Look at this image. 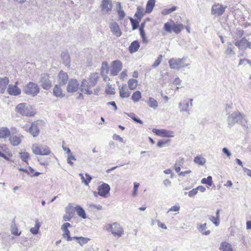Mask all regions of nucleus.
Instances as JSON below:
<instances>
[{"instance_id": "nucleus-54", "label": "nucleus", "mask_w": 251, "mask_h": 251, "mask_svg": "<svg viewBox=\"0 0 251 251\" xmlns=\"http://www.w3.org/2000/svg\"><path fill=\"white\" fill-rule=\"evenodd\" d=\"M162 60V56L160 54L157 57V59L155 61L152 66L153 67H156L159 65Z\"/></svg>"}, {"instance_id": "nucleus-45", "label": "nucleus", "mask_w": 251, "mask_h": 251, "mask_svg": "<svg viewBox=\"0 0 251 251\" xmlns=\"http://www.w3.org/2000/svg\"><path fill=\"white\" fill-rule=\"evenodd\" d=\"M90 239L87 237H79L78 241L77 243L81 246H83L84 244H87L89 241Z\"/></svg>"}, {"instance_id": "nucleus-39", "label": "nucleus", "mask_w": 251, "mask_h": 251, "mask_svg": "<svg viewBox=\"0 0 251 251\" xmlns=\"http://www.w3.org/2000/svg\"><path fill=\"white\" fill-rule=\"evenodd\" d=\"M141 98V93L139 91H136L132 95L131 99L134 102H137Z\"/></svg>"}, {"instance_id": "nucleus-63", "label": "nucleus", "mask_w": 251, "mask_h": 251, "mask_svg": "<svg viewBox=\"0 0 251 251\" xmlns=\"http://www.w3.org/2000/svg\"><path fill=\"white\" fill-rule=\"evenodd\" d=\"M180 209V207L178 205H175L172 206L171 208H170L168 212H171V211H175L177 212Z\"/></svg>"}, {"instance_id": "nucleus-20", "label": "nucleus", "mask_w": 251, "mask_h": 251, "mask_svg": "<svg viewBox=\"0 0 251 251\" xmlns=\"http://www.w3.org/2000/svg\"><path fill=\"white\" fill-rule=\"evenodd\" d=\"M9 83V79L7 77L0 78V93L5 92L6 87Z\"/></svg>"}, {"instance_id": "nucleus-1", "label": "nucleus", "mask_w": 251, "mask_h": 251, "mask_svg": "<svg viewBox=\"0 0 251 251\" xmlns=\"http://www.w3.org/2000/svg\"><path fill=\"white\" fill-rule=\"evenodd\" d=\"M228 127L231 128L236 124L245 126L248 121L246 116L242 113L237 111L229 114L227 119Z\"/></svg>"}, {"instance_id": "nucleus-38", "label": "nucleus", "mask_w": 251, "mask_h": 251, "mask_svg": "<svg viewBox=\"0 0 251 251\" xmlns=\"http://www.w3.org/2000/svg\"><path fill=\"white\" fill-rule=\"evenodd\" d=\"M160 136L166 137H173L174 136V132L165 129H161Z\"/></svg>"}, {"instance_id": "nucleus-12", "label": "nucleus", "mask_w": 251, "mask_h": 251, "mask_svg": "<svg viewBox=\"0 0 251 251\" xmlns=\"http://www.w3.org/2000/svg\"><path fill=\"white\" fill-rule=\"evenodd\" d=\"M93 86H91V84L86 80L83 79L81 81V85L79 86V90L85 94L91 95L93 93L90 89Z\"/></svg>"}, {"instance_id": "nucleus-24", "label": "nucleus", "mask_w": 251, "mask_h": 251, "mask_svg": "<svg viewBox=\"0 0 251 251\" xmlns=\"http://www.w3.org/2000/svg\"><path fill=\"white\" fill-rule=\"evenodd\" d=\"M145 14V11L144 8L141 6H138L134 16L136 17L139 21H140Z\"/></svg>"}, {"instance_id": "nucleus-53", "label": "nucleus", "mask_w": 251, "mask_h": 251, "mask_svg": "<svg viewBox=\"0 0 251 251\" xmlns=\"http://www.w3.org/2000/svg\"><path fill=\"white\" fill-rule=\"evenodd\" d=\"M37 159H38V161L39 162V163L42 165H47L49 162L48 159L41 157H38Z\"/></svg>"}, {"instance_id": "nucleus-26", "label": "nucleus", "mask_w": 251, "mask_h": 251, "mask_svg": "<svg viewBox=\"0 0 251 251\" xmlns=\"http://www.w3.org/2000/svg\"><path fill=\"white\" fill-rule=\"evenodd\" d=\"M194 162L200 166H203L206 163V159L201 155H198L195 157Z\"/></svg>"}, {"instance_id": "nucleus-35", "label": "nucleus", "mask_w": 251, "mask_h": 251, "mask_svg": "<svg viewBox=\"0 0 251 251\" xmlns=\"http://www.w3.org/2000/svg\"><path fill=\"white\" fill-rule=\"evenodd\" d=\"M109 72V67L107 62L102 63L101 67V74L102 76L107 75Z\"/></svg>"}, {"instance_id": "nucleus-47", "label": "nucleus", "mask_w": 251, "mask_h": 251, "mask_svg": "<svg viewBox=\"0 0 251 251\" xmlns=\"http://www.w3.org/2000/svg\"><path fill=\"white\" fill-rule=\"evenodd\" d=\"M63 231L62 236L63 238L66 239L68 241H71L72 238L70 236V231L69 229H62Z\"/></svg>"}, {"instance_id": "nucleus-19", "label": "nucleus", "mask_w": 251, "mask_h": 251, "mask_svg": "<svg viewBox=\"0 0 251 251\" xmlns=\"http://www.w3.org/2000/svg\"><path fill=\"white\" fill-rule=\"evenodd\" d=\"M131 92L128 90L126 84L122 85L120 88V95L123 98H128L130 96Z\"/></svg>"}, {"instance_id": "nucleus-14", "label": "nucleus", "mask_w": 251, "mask_h": 251, "mask_svg": "<svg viewBox=\"0 0 251 251\" xmlns=\"http://www.w3.org/2000/svg\"><path fill=\"white\" fill-rule=\"evenodd\" d=\"M97 190L100 196L106 197V195L109 193L110 187L108 184L103 183L98 186Z\"/></svg>"}, {"instance_id": "nucleus-61", "label": "nucleus", "mask_w": 251, "mask_h": 251, "mask_svg": "<svg viewBox=\"0 0 251 251\" xmlns=\"http://www.w3.org/2000/svg\"><path fill=\"white\" fill-rule=\"evenodd\" d=\"M140 184L137 182L134 183L133 192L132 193L133 196H135L137 193L138 188Z\"/></svg>"}, {"instance_id": "nucleus-31", "label": "nucleus", "mask_w": 251, "mask_h": 251, "mask_svg": "<svg viewBox=\"0 0 251 251\" xmlns=\"http://www.w3.org/2000/svg\"><path fill=\"white\" fill-rule=\"evenodd\" d=\"M155 0H149L147 2L146 12L148 13H150L155 5Z\"/></svg>"}, {"instance_id": "nucleus-36", "label": "nucleus", "mask_w": 251, "mask_h": 251, "mask_svg": "<svg viewBox=\"0 0 251 251\" xmlns=\"http://www.w3.org/2000/svg\"><path fill=\"white\" fill-rule=\"evenodd\" d=\"M41 226V224L39 221L38 220H36L35 221V224L34 227H31L30 229V231L33 234H37L40 228V227Z\"/></svg>"}, {"instance_id": "nucleus-51", "label": "nucleus", "mask_w": 251, "mask_h": 251, "mask_svg": "<svg viewBox=\"0 0 251 251\" xmlns=\"http://www.w3.org/2000/svg\"><path fill=\"white\" fill-rule=\"evenodd\" d=\"M128 116L136 123H139L140 124H142L143 123V122L140 119L136 117L135 114L133 113H130L129 114H128Z\"/></svg>"}, {"instance_id": "nucleus-43", "label": "nucleus", "mask_w": 251, "mask_h": 251, "mask_svg": "<svg viewBox=\"0 0 251 251\" xmlns=\"http://www.w3.org/2000/svg\"><path fill=\"white\" fill-rule=\"evenodd\" d=\"M11 232L12 234L15 235L19 236L20 235L21 232H18V229L17 226L15 223H13L11 226Z\"/></svg>"}, {"instance_id": "nucleus-5", "label": "nucleus", "mask_w": 251, "mask_h": 251, "mask_svg": "<svg viewBox=\"0 0 251 251\" xmlns=\"http://www.w3.org/2000/svg\"><path fill=\"white\" fill-rule=\"evenodd\" d=\"M186 58L183 57L182 58H171L169 61L170 67L171 69L178 70L181 68L187 67L190 64H184Z\"/></svg>"}, {"instance_id": "nucleus-32", "label": "nucleus", "mask_w": 251, "mask_h": 251, "mask_svg": "<svg viewBox=\"0 0 251 251\" xmlns=\"http://www.w3.org/2000/svg\"><path fill=\"white\" fill-rule=\"evenodd\" d=\"M247 40L243 38L241 40L237 41L235 43V45L240 50H243L246 48Z\"/></svg>"}, {"instance_id": "nucleus-50", "label": "nucleus", "mask_w": 251, "mask_h": 251, "mask_svg": "<svg viewBox=\"0 0 251 251\" xmlns=\"http://www.w3.org/2000/svg\"><path fill=\"white\" fill-rule=\"evenodd\" d=\"M20 157L22 159V160L26 163H27V159L29 158V154L26 152H21L20 153Z\"/></svg>"}, {"instance_id": "nucleus-49", "label": "nucleus", "mask_w": 251, "mask_h": 251, "mask_svg": "<svg viewBox=\"0 0 251 251\" xmlns=\"http://www.w3.org/2000/svg\"><path fill=\"white\" fill-rule=\"evenodd\" d=\"M119 9L118 10V14L120 20L123 19L126 16V13L122 9L121 3H118Z\"/></svg>"}, {"instance_id": "nucleus-64", "label": "nucleus", "mask_w": 251, "mask_h": 251, "mask_svg": "<svg viewBox=\"0 0 251 251\" xmlns=\"http://www.w3.org/2000/svg\"><path fill=\"white\" fill-rule=\"evenodd\" d=\"M113 139L115 140H119L120 142L122 143H124V139L118 135L114 134L113 136Z\"/></svg>"}, {"instance_id": "nucleus-9", "label": "nucleus", "mask_w": 251, "mask_h": 251, "mask_svg": "<svg viewBox=\"0 0 251 251\" xmlns=\"http://www.w3.org/2000/svg\"><path fill=\"white\" fill-rule=\"evenodd\" d=\"M226 8L227 6L226 5L215 4L212 6L211 14L217 16H221L224 13Z\"/></svg>"}, {"instance_id": "nucleus-48", "label": "nucleus", "mask_w": 251, "mask_h": 251, "mask_svg": "<svg viewBox=\"0 0 251 251\" xmlns=\"http://www.w3.org/2000/svg\"><path fill=\"white\" fill-rule=\"evenodd\" d=\"M129 20L131 22V24L132 25V29L135 30L137 29L139 26V23L140 22L139 20L137 21L136 20H134L132 18H129Z\"/></svg>"}, {"instance_id": "nucleus-33", "label": "nucleus", "mask_w": 251, "mask_h": 251, "mask_svg": "<svg viewBox=\"0 0 251 251\" xmlns=\"http://www.w3.org/2000/svg\"><path fill=\"white\" fill-rule=\"evenodd\" d=\"M66 212L67 214L64 215L63 220L65 221H70L73 218L74 215L73 212L71 211V207H67L66 209Z\"/></svg>"}, {"instance_id": "nucleus-18", "label": "nucleus", "mask_w": 251, "mask_h": 251, "mask_svg": "<svg viewBox=\"0 0 251 251\" xmlns=\"http://www.w3.org/2000/svg\"><path fill=\"white\" fill-rule=\"evenodd\" d=\"M29 133L34 137H36L38 136L39 134V129L38 127V124L37 122L33 123L29 128Z\"/></svg>"}, {"instance_id": "nucleus-11", "label": "nucleus", "mask_w": 251, "mask_h": 251, "mask_svg": "<svg viewBox=\"0 0 251 251\" xmlns=\"http://www.w3.org/2000/svg\"><path fill=\"white\" fill-rule=\"evenodd\" d=\"M123 67L122 63L119 60H115L112 62V68L110 71L111 75H116L122 70Z\"/></svg>"}, {"instance_id": "nucleus-44", "label": "nucleus", "mask_w": 251, "mask_h": 251, "mask_svg": "<svg viewBox=\"0 0 251 251\" xmlns=\"http://www.w3.org/2000/svg\"><path fill=\"white\" fill-rule=\"evenodd\" d=\"M148 105L151 107L155 108L158 106V102L154 99L150 98Z\"/></svg>"}, {"instance_id": "nucleus-59", "label": "nucleus", "mask_w": 251, "mask_h": 251, "mask_svg": "<svg viewBox=\"0 0 251 251\" xmlns=\"http://www.w3.org/2000/svg\"><path fill=\"white\" fill-rule=\"evenodd\" d=\"M181 164H182V162H181L180 161H176V163H175L174 167H175V171L177 173H178L180 172V166H181Z\"/></svg>"}, {"instance_id": "nucleus-8", "label": "nucleus", "mask_w": 251, "mask_h": 251, "mask_svg": "<svg viewBox=\"0 0 251 251\" xmlns=\"http://www.w3.org/2000/svg\"><path fill=\"white\" fill-rule=\"evenodd\" d=\"M49 74H42L40 75L39 83L43 89L48 90L52 86V82Z\"/></svg>"}, {"instance_id": "nucleus-13", "label": "nucleus", "mask_w": 251, "mask_h": 251, "mask_svg": "<svg viewBox=\"0 0 251 251\" xmlns=\"http://www.w3.org/2000/svg\"><path fill=\"white\" fill-rule=\"evenodd\" d=\"M101 6L103 14H109L113 7L112 1L111 0H102Z\"/></svg>"}, {"instance_id": "nucleus-7", "label": "nucleus", "mask_w": 251, "mask_h": 251, "mask_svg": "<svg viewBox=\"0 0 251 251\" xmlns=\"http://www.w3.org/2000/svg\"><path fill=\"white\" fill-rule=\"evenodd\" d=\"M23 91L26 94L34 97L39 93L40 88L37 84L30 82L24 87Z\"/></svg>"}, {"instance_id": "nucleus-56", "label": "nucleus", "mask_w": 251, "mask_h": 251, "mask_svg": "<svg viewBox=\"0 0 251 251\" xmlns=\"http://www.w3.org/2000/svg\"><path fill=\"white\" fill-rule=\"evenodd\" d=\"M71 160H75L76 159L75 157V156L72 154V153H70V154H68L67 163L70 164L72 166H73L74 165V163L71 161Z\"/></svg>"}, {"instance_id": "nucleus-22", "label": "nucleus", "mask_w": 251, "mask_h": 251, "mask_svg": "<svg viewBox=\"0 0 251 251\" xmlns=\"http://www.w3.org/2000/svg\"><path fill=\"white\" fill-rule=\"evenodd\" d=\"M23 136H17L16 135L12 136L9 138L10 143L13 146H16L19 145L21 142V138H23Z\"/></svg>"}, {"instance_id": "nucleus-10", "label": "nucleus", "mask_w": 251, "mask_h": 251, "mask_svg": "<svg viewBox=\"0 0 251 251\" xmlns=\"http://www.w3.org/2000/svg\"><path fill=\"white\" fill-rule=\"evenodd\" d=\"M79 89V83L75 79L69 80L67 87V91L69 93H75Z\"/></svg>"}, {"instance_id": "nucleus-27", "label": "nucleus", "mask_w": 251, "mask_h": 251, "mask_svg": "<svg viewBox=\"0 0 251 251\" xmlns=\"http://www.w3.org/2000/svg\"><path fill=\"white\" fill-rule=\"evenodd\" d=\"M199 231L203 235H208L210 233V231L206 230V224H201L198 227Z\"/></svg>"}, {"instance_id": "nucleus-4", "label": "nucleus", "mask_w": 251, "mask_h": 251, "mask_svg": "<svg viewBox=\"0 0 251 251\" xmlns=\"http://www.w3.org/2000/svg\"><path fill=\"white\" fill-rule=\"evenodd\" d=\"M16 111L23 116H32L34 114L32 111L31 107L25 103H21L17 105Z\"/></svg>"}, {"instance_id": "nucleus-58", "label": "nucleus", "mask_w": 251, "mask_h": 251, "mask_svg": "<svg viewBox=\"0 0 251 251\" xmlns=\"http://www.w3.org/2000/svg\"><path fill=\"white\" fill-rule=\"evenodd\" d=\"M105 92L108 94H114L115 93V89L111 86L108 85V88L106 89Z\"/></svg>"}, {"instance_id": "nucleus-60", "label": "nucleus", "mask_w": 251, "mask_h": 251, "mask_svg": "<svg viewBox=\"0 0 251 251\" xmlns=\"http://www.w3.org/2000/svg\"><path fill=\"white\" fill-rule=\"evenodd\" d=\"M89 207L92 209H97L98 210H100L102 209V207L101 205L99 204L97 205L94 203H91L89 204Z\"/></svg>"}, {"instance_id": "nucleus-25", "label": "nucleus", "mask_w": 251, "mask_h": 251, "mask_svg": "<svg viewBox=\"0 0 251 251\" xmlns=\"http://www.w3.org/2000/svg\"><path fill=\"white\" fill-rule=\"evenodd\" d=\"M221 251H233L231 245L226 242H223L219 247Z\"/></svg>"}, {"instance_id": "nucleus-57", "label": "nucleus", "mask_w": 251, "mask_h": 251, "mask_svg": "<svg viewBox=\"0 0 251 251\" xmlns=\"http://www.w3.org/2000/svg\"><path fill=\"white\" fill-rule=\"evenodd\" d=\"M139 30H140V33L141 36L142 38V40H143V42L146 43H148V41L146 37L145 32L144 31V29H142V28H141V29H139Z\"/></svg>"}, {"instance_id": "nucleus-34", "label": "nucleus", "mask_w": 251, "mask_h": 251, "mask_svg": "<svg viewBox=\"0 0 251 251\" xmlns=\"http://www.w3.org/2000/svg\"><path fill=\"white\" fill-rule=\"evenodd\" d=\"M233 47L231 43H228L227 44V48L225 50V53L228 56H231L235 54V52L233 50Z\"/></svg>"}, {"instance_id": "nucleus-23", "label": "nucleus", "mask_w": 251, "mask_h": 251, "mask_svg": "<svg viewBox=\"0 0 251 251\" xmlns=\"http://www.w3.org/2000/svg\"><path fill=\"white\" fill-rule=\"evenodd\" d=\"M53 93L54 96L56 97L63 98L65 95L63 93L62 90L60 87L56 84L53 88Z\"/></svg>"}, {"instance_id": "nucleus-3", "label": "nucleus", "mask_w": 251, "mask_h": 251, "mask_svg": "<svg viewBox=\"0 0 251 251\" xmlns=\"http://www.w3.org/2000/svg\"><path fill=\"white\" fill-rule=\"evenodd\" d=\"M171 22H167L164 25V29L168 33H171L173 31L176 34L179 33L184 28V26L181 24L175 23L173 21Z\"/></svg>"}, {"instance_id": "nucleus-37", "label": "nucleus", "mask_w": 251, "mask_h": 251, "mask_svg": "<svg viewBox=\"0 0 251 251\" xmlns=\"http://www.w3.org/2000/svg\"><path fill=\"white\" fill-rule=\"evenodd\" d=\"M7 150V148H6V146L4 145H0V156L4 158L6 160L9 161V158L4 153V152H6V150Z\"/></svg>"}, {"instance_id": "nucleus-41", "label": "nucleus", "mask_w": 251, "mask_h": 251, "mask_svg": "<svg viewBox=\"0 0 251 251\" xmlns=\"http://www.w3.org/2000/svg\"><path fill=\"white\" fill-rule=\"evenodd\" d=\"M61 57L63 60V63L66 66H69L70 63V56L68 53L63 52L61 54Z\"/></svg>"}, {"instance_id": "nucleus-62", "label": "nucleus", "mask_w": 251, "mask_h": 251, "mask_svg": "<svg viewBox=\"0 0 251 251\" xmlns=\"http://www.w3.org/2000/svg\"><path fill=\"white\" fill-rule=\"evenodd\" d=\"M198 193V191L197 190V188H195L192 189V190L190 191L188 193V196L190 197H194L195 195H196Z\"/></svg>"}, {"instance_id": "nucleus-29", "label": "nucleus", "mask_w": 251, "mask_h": 251, "mask_svg": "<svg viewBox=\"0 0 251 251\" xmlns=\"http://www.w3.org/2000/svg\"><path fill=\"white\" fill-rule=\"evenodd\" d=\"M98 78L99 76L97 73L91 74L89 80L91 86H94L96 84Z\"/></svg>"}, {"instance_id": "nucleus-52", "label": "nucleus", "mask_w": 251, "mask_h": 251, "mask_svg": "<svg viewBox=\"0 0 251 251\" xmlns=\"http://www.w3.org/2000/svg\"><path fill=\"white\" fill-rule=\"evenodd\" d=\"M189 103L188 102H186V103L185 104H183V103H182L181 102H180L179 103V106L180 107V111L181 112H183V111H187L188 110V107L189 106Z\"/></svg>"}, {"instance_id": "nucleus-2", "label": "nucleus", "mask_w": 251, "mask_h": 251, "mask_svg": "<svg viewBox=\"0 0 251 251\" xmlns=\"http://www.w3.org/2000/svg\"><path fill=\"white\" fill-rule=\"evenodd\" d=\"M106 230L111 231L114 236L118 238L121 237L124 234L123 226L117 222L107 225Z\"/></svg>"}, {"instance_id": "nucleus-42", "label": "nucleus", "mask_w": 251, "mask_h": 251, "mask_svg": "<svg viewBox=\"0 0 251 251\" xmlns=\"http://www.w3.org/2000/svg\"><path fill=\"white\" fill-rule=\"evenodd\" d=\"M177 9V7L176 6H174L171 8L163 9L161 13L164 15H167L172 13L173 12L176 11Z\"/></svg>"}, {"instance_id": "nucleus-6", "label": "nucleus", "mask_w": 251, "mask_h": 251, "mask_svg": "<svg viewBox=\"0 0 251 251\" xmlns=\"http://www.w3.org/2000/svg\"><path fill=\"white\" fill-rule=\"evenodd\" d=\"M31 149L36 155H47L51 152L50 149L47 146L33 144Z\"/></svg>"}, {"instance_id": "nucleus-16", "label": "nucleus", "mask_w": 251, "mask_h": 251, "mask_svg": "<svg viewBox=\"0 0 251 251\" xmlns=\"http://www.w3.org/2000/svg\"><path fill=\"white\" fill-rule=\"evenodd\" d=\"M68 81L67 73L60 71L58 75V81L60 85H65Z\"/></svg>"}, {"instance_id": "nucleus-46", "label": "nucleus", "mask_w": 251, "mask_h": 251, "mask_svg": "<svg viewBox=\"0 0 251 251\" xmlns=\"http://www.w3.org/2000/svg\"><path fill=\"white\" fill-rule=\"evenodd\" d=\"M201 183L202 184H207L209 186L212 185V178L211 176H208L207 178H203L201 180Z\"/></svg>"}, {"instance_id": "nucleus-28", "label": "nucleus", "mask_w": 251, "mask_h": 251, "mask_svg": "<svg viewBox=\"0 0 251 251\" xmlns=\"http://www.w3.org/2000/svg\"><path fill=\"white\" fill-rule=\"evenodd\" d=\"M139 47L140 45L139 42L137 41H134L129 47V50L131 53L135 52L138 50Z\"/></svg>"}, {"instance_id": "nucleus-55", "label": "nucleus", "mask_w": 251, "mask_h": 251, "mask_svg": "<svg viewBox=\"0 0 251 251\" xmlns=\"http://www.w3.org/2000/svg\"><path fill=\"white\" fill-rule=\"evenodd\" d=\"M209 220L213 222V223L216 226H218L220 224V219L217 218L216 217L210 216Z\"/></svg>"}, {"instance_id": "nucleus-17", "label": "nucleus", "mask_w": 251, "mask_h": 251, "mask_svg": "<svg viewBox=\"0 0 251 251\" xmlns=\"http://www.w3.org/2000/svg\"><path fill=\"white\" fill-rule=\"evenodd\" d=\"M110 30L113 34L116 37H120L122 32L120 29L119 26L116 22H112L109 26Z\"/></svg>"}, {"instance_id": "nucleus-15", "label": "nucleus", "mask_w": 251, "mask_h": 251, "mask_svg": "<svg viewBox=\"0 0 251 251\" xmlns=\"http://www.w3.org/2000/svg\"><path fill=\"white\" fill-rule=\"evenodd\" d=\"M17 83L18 82H16L14 85L10 84L8 86L7 91L9 95L18 96L21 94V89L17 87Z\"/></svg>"}, {"instance_id": "nucleus-30", "label": "nucleus", "mask_w": 251, "mask_h": 251, "mask_svg": "<svg viewBox=\"0 0 251 251\" xmlns=\"http://www.w3.org/2000/svg\"><path fill=\"white\" fill-rule=\"evenodd\" d=\"M75 209L76 210L77 214L78 216L80 217L82 219L86 218L85 212L80 206L77 205L75 207Z\"/></svg>"}, {"instance_id": "nucleus-40", "label": "nucleus", "mask_w": 251, "mask_h": 251, "mask_svg": "<svg viewBox=\"0 0 251 251\" xmlns=\"http://www.w3.org/2000/svg\"><path fill=\"white\" fill-rule=\"evenodd\" d=\"M138 84V81L134 79H130L128 81V86L130 90L135 89Z\"/></svg>"}, {"instance_id": "nucleus-21", "label": "nucleus", "mask_w": 251, "mask_h": 251, "mask_svg": "<svg viewBox=\"0 0 251 251\" xmlns=\"http://www.w3.org/2000/svg\"><path fill=\"white\" fill-rule=\"evenodd\" d=\"M10 131L6 127H0V138L5 139L9 137Z\"/></svg>"}]
</instances>
